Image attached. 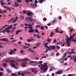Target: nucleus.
Wrapping results in <instances>:
<instances>
[{"instance_id": "obj_7", "label": "nucleus", "mask_w": 76, "mask_h": 76, "mask_svg": "<svg viewBox=\"0 0 76 76\" xmlns=\"http://www.w3.org/2000/svg\"><path fill=\"white\" fill-rule=\"evenodd\" d=\"M71 40H71L69 41H68L67 42V39H66V42L65 43V44H67V47H70V42H72V41Z\"/></svg>"}, {"instance_id": "obj_6", "label": "nucleus", "mask_w": 76, "mask_h": 76, "mask_svg": "<svg viewBox=\"0 0 76 76\" xmlns=\"http://www.w3.org/2000/svg\"><path fill=\"white\" fill-rule=\"evenodd\" d=\"M13 20H14V18H12L9 20L8 22V23H10V22H12V23H15V22H16V20H15L14 21H13Z\"/></svg>"}, {"instance_id": "obj_10", "label": "nucleus", "mask_w": 76, "mask_h": 76, "mask_svg": "<svg viewBox=\"0 0 76 76\" xmlns=\"http://www.w3.org/2000/svg\"><path fill=\"white\" fill-rule=\"evenodd\" d=\"M27 15L28 16H31V15H32V13L31 12L28 11V13H27Z\"/></svg>"}, {"instance_id": "obj_18", "label": "nucleus", "mask_w": 76, "mask_h": 76, "mask_svg": "<svg viewBox=\"0 0 76 76\" xmlns=\"http://www.w3.org/2000/svg\"><path fill=\"white\" fill-rule=\"evenodd\" d=\"M1 4L2 6H3L5 4V3H3V1L1 0Z\"/></svg>"}, {"instance_id": "obj_14", "label": "nucleus", "mask_w": 76, "mask_h": 76, "mask_svg": "<svg viewBox=\"0 0 76 76\" xmlns=\"http://www.w3.org/2000/svg\"><path fill=\"white\" fill-rule=\"evenodd\" d=\"M12 5L13 6L15 7H18V6H19V5H18V4L16 2L15 3L14 5L13 4H12Z\"/></svg>"}, {"instance_id": "obj_53", "label": "nucleus", "mask_w": 76, "mask_h": 76, "mask_svg": "<svg viewBox=\"0 0 76 76\" xmlns=\"http://www.w3.org/2000/svg\"><path fill=\"white\" fill-rule=\"evenodd\" d=\"M56 48H57L58 49H60V47L58 46H56Z\"/></svg>"}, {"instance_id": "obj_9", "label": "nucleus", "mask_w": 76, "mask_h": 76, "mask_svg": "<svg viewBox=\"0 0 76 76\" xmlns=\"http://www.w3.org/2000/svg\"><path fill=\"white\" fill-rule=\"evenodd\" d=\"M21 64L23 67H26V66H26V65H27V63L26 62H23L21 63Z\"/></svg>"}, {"instance_id": "obj_38", "label": "nucleus", "mask_w": 76, "mask_h": 76, "mask_svg": "<svg viewBox=\"0 0 76 76\" xmlns=\"http://www.w3.org/2000/svg\"><path fill=\"white\" fill-rule=\"evenodd\" d=\"M56 56H58L60 55V54L59 53H57L56 54Z\"/></svg>"}, {"instance_id": "obj_59", "label": "nucleus", "mask_w": 76, "mask_h": 76, "mask_svg": "<svg viewBox=\"0 0 76 76\" xmlns=\"http://www.w3.org/2000/svg\"><path fill=\"white\" fill-rule=\"evenodd\" d=\"M47 57V56H45L43 57H42L41 58V59H42V58H46Z\"/></svg>"}, {"instance_id": "obj_46", "label": "nucleus", "mask_w": 76, "mask_h": 76, "mask_svg": "<svg viewBox=\"0 0 76 76\" xmlns=\"http://www.w3.org/2000/svg\"><path fill=\"white\" fill-rule=\"evenodd\" d=\"M3 7H4V8H5V9H6L7 8H7H8V7H9L6 6H4Z\"/></svg>"}, {"instance_id": "obj_3", "label": "nucleus", "mask_w": 76, "mask_h": 76, "mask_svg": "<svg viewBox=\"0 0 76 76\" xmlns=\"http://www.w3.org/2000/svg\"><path fill=\"white\" fill-rule=\"evenodd\" d=\"M76 35V34L75 33L72 36L71 35L70 36V38H67V41H70L71 40H72L73 38V37H75V36Z\"/></svg>"}, {"instance_id": "obj_24", "label": "nucleus", "mask_w": 76, "mask_h": 76, "mask_svg": "<svg viewBox=\"0 0 76 76\" xmlns=\"http://www.w3.org/2000/svg\"><path fill=\"white\" fill-rule=\"evenodd\" d=\"M45 1V0H39L37 2H39V3H42L43 1Z\"/></svg>"}, {"instance_id": "obj_56", "label": "nucleus", "mask_w": 76, "mask_h": 76, "mask_svg": "<svg viewBox=\"0 0 76 76\" xmlns=\"http://www.w3.org/2000/svg\"><path fill=\"white\" fill-rule=\"evenodd\" d=\"M5 31H6L5 30V29L3 30L1 32V33H2L3 32H5Z\"/></svg>"}, {"instance_id": "obj_40", "label": "nucleus", "mask_w": 76, "mask_h": 76, "mask_svg": "<svg viewBox=\"0 0 76 76\" xmlns=\"http://www.w3.org/2000/svg\"><path fill=\"white\" fill-rule=\"evenodd\" d=\"M61 19H62V17H61V16H60L58 18L59 20H61Z\"/></svg>"}, {"instance_id": "obj_58", "label": "nucleus", "mask_w": 76, "mask_h": 76, "mask_svg": "<svg viewBox=\"0 0 76 76\" xmlns=\"http://www.w3.org/2000/svg\"><path fill=\"white\" fill-rule=\"evenodd\" d=\"M23 48H28V47H27L26 46L24 47H23Z\"/></svg>"}, {"instance_id": "obj_45", "label": "nucleus", "mask_w": 76, "mask_h": 76, "mask_svg": "<svg viewBox=\"0 0 76 76\" xmlns=\"http://www.w3.org/2000/svg\"><path fill=\"white\" fill-rule=\"evenodd\" d=\"M17 1H18V3H20V2L22 1L21 0H17Z\"/></svg>"}, {"instance_id": "obj_52", "label": "nucleus", "mask_w": 76, "mask_h": 76, "mask_svg": "<svg viewBox=\"0 0 76 76\" xmlns=\"http://www.w3.org/2000/svg\"><path fill=\"white\" fill-rule=\"evenodd\" d=\"M7 70L8 73H10V70L7 69Z\"/></svg>"}, {"instance_id": "obj_57", "label": "nucleus", "mask_w": 76, "mask_h": 76, "mask_svg": "<svg viewBox=\"0 0 76 76\" xmlns=\"http://www.w3.org/2000/svg\"><path fill=\"white\" fill-rule=\"evenodd\" d=\"M4 13H6L7 12V10H5L3 11Z\"/></svg>"}, {"instance_id": "obj_41", "label": "nucleus", "mask_w": 76, "mask_h": 76, "mask_svg": "<svg viewBox=\"0 0 76 76\" xmlns=\"http://www.w3.org/2000/svg\"><path fill=\"white\" fill-rule=\"evenodd\" d=\"M41 30H43V29H44V26H42L41 28Z\"/></svg>"}, {"instance_id": "obj_15", "label": "nucleus", "mask_w": 76, "mask_h": 76, "mask_svg": "<svg viewBox=\"0 0 76 76\" xmlns=\"http://www.w3.org/2000/svg\"><path fill=\"white\" fill-rule=\"evenodd\" d=\"M22 32V30H18L16 31V32L15 33L16 35H18L19 33H20V32Z\"/></svg>"}, {"instance_id": "obj_31", "label": "nucleus", "mask_w": 76, "mask_h": 76, "mask_svg": "<svg viewBox=\"0 0 76 76\" xmlns=\"http://www.w3.org/2000/svg\"><path fill=\"white\" fill-rule=\"evenodd\" d=\"M32 72H34V73H36L37 71H36V70H35V69H34L32 71Z\"/></svg>"}, {"instance_id": "obj_42", "label": "nucleus", "mask_w": 76, "mask_h": 76, "mask_svg": "<svg viewBox=\"0 0 76 76\" xmlns=\"http://www.w3.org/2000/svg\"><path fill=\"white\" fill-rule=\"evenodd\" d=\"M66 43H62V45H61V47H64V45H65V44Z\"/></svg>"}, {"instance_id": "obj_51", "label": "nucleus", "mask_w": 76, "mask_h": 76, "mask_svg": "<svg viewBox=\"0 0 76 76\" xmlns=\"http://www.w3.org/2000/svg\"><path fill=\"white\" fill-rule=\"evenodd\" d=\"M55 31L56 32H58V33H59V31H58V30H57V29H56L55 30Z\"/></svg>"}, {"instance_id": "obj_28", "label": "nucleus", "mask_w": 76, "mask_h": 76, "mask_svg": "<svg viewBox=\"0 0 76 76\" xmlns=\"http://www.w3.org/2000/svg\"><path fill=\"white\" fill-rule=\"evenodd\" d=\"M20 18H21L22 20H23L24 19V16H23V15H20Z\"/></svg>"}, {"instance_id": "obj_44", "label": "nucleus", "mask_w": 76, "mask_h": 76, "mask_svg": "<svg viewBox=\"0 0 76 76\" xmlns=\"http://www.w3.org/2000/svg\"><path fill=\"white\" fill-rule=\"evenodd\" d=\"M27 41L28 42H31V40L30 39H28L27 40Z\"/></svg>"}, {"instance_id": "obj_23", "label": "nucleus", "mask_w": 76, "mask_h": 76, "mask_svg": "<svg viewBox=\"0 0 76 76\" xmlns=\"http://www.w3.org/2000/svg\"><path fill=\"white\" fill-rule=\"evenodd\" d=\"M57 22V21L56 19H54L53 21H52V23H56Z\"/></svg>"}, {"instance_id": "obj_47", "label": "nucleus", "mask_w": 76, "mask_h": 76, "mask_svg": "<svg viewBox=\"0 0 76 76\" xmlns=\"http://www.w3.org/2000/svg\"><path fill=\"white\" fill-rule=\"evenodd\" d=\"M43 20L44 21H46V20H47V19H46V18H44L43 19Z\"/></svg>"}, {"instance_id": "obj_37", "label": "nucleus", "mask_w": 76, "mask_h": 76, "mask_svg": "<svg viewBox=\"0 0 76 76\" xmlns=\"http://www.w3.org/2000/svg\"><path fill=\"white\" fill-rule=\"evenodd\" d=\"M11 29L12 32H14V31H15V29L12 28H11Z\"/></svg>"}, {"instance_id": "obj_61", "label": "nucleus", "mask_w": 76, "mask_h": 76, "mask_svg": "<svg viewBox=\"0 0 76 76\" xmlns=\"http://www.w3.org/2000/svg\"><path fill=\"white\" fill-rule=\"evenodd\" d=\"M0 70H1V71H3V69L1 68H0Z\"/></svg>"}, {"instance_id": "obj_30", "label": "nucleus", "mask_w": 76, "mask_h": 76, "mask_svg": "<svg viewBox=\"0 0 76 76\" xmlns=\"http://www.w3.org/2000/svg\"><path fill=\"white\" fill-rule=\"evenodd\" d=\"M3 65L4 67H6L7 66V64L6 63H4L3 64Z\"/></svg>"}, {"instance_id": "obj_50", "label": "nucleus", "mask_w": 76, "mask_h": 76, "mask_svg": "<svg viewBox=\"0 0 76 76\" xmlns=\"http://www.w3.org/2000/svg\"><path fill=\"white\" fill-rule=\"evenodd\" d=\"M31 41H33V42H34V39H33L32 38H31Z\"/></svg>"}, {"instance_id": "obj_8", "label": "nucleus", "mask_w": 76, "mask_h": 76, "mask_svg": "<svg viewBox=\"0 0 76 76\" xmlns=\"http://www.w3.org/2000/svg\"><path fill=\"white\" fill-rule=\"evenodd\" d=\"M5 61L6 62H9L10 63L14 62V63H15V61L13 60H6Z\"/></svg>"}, {"instance_id": "obj_21", "label": "nucleus", "mask_w": 76, "mask_h": 76, "mask_svg": "<svg viewBox=\"0 0 76 76\" xmlns=\"http://www.w3.org/2000/svg\"><path fill=\"white\" fill-rule=\"evenodd\" d=\"M75 50V49H74L71 50V51L72 52H70V54H75V52H73V51H74Z\"/></svg>"}, {"instance_id": "obj_19", "label": "nucleus", "mask_w": 76, "mask_h": 76, "mask_svg": "<svg viewBox=\"0 0 76 76\" xmlns=\"http://www.w3.org/2000/svg\"><path fill=\"white\" fill-rule=\"evenodd\" d=\"M10 65L11 66H12V67H14V68H15L16 67V66L15 65V64H13V63H11Z\"/></svg>"}, {"instance_id": "obj_36", "label": "nucleus", "mask_w": 76, "mask_h": 76, "mask_svg": "<svg viewBox=\"0 0 76 76\" xmlns=\"http://www.w3.org/2000/svg\"><path fill=\"white\" fill-rule=\"evenodd\" d=\"M29 63H30V64H31V63H37V62L34 61H30Z\"/></svg>"}, {"instance_id": "obj_64", "label": "nucleus", "mask_w": 76, "mask_h": 76, "mask_svg": "<svg viewBox=\"0 0 76 76\" xmlns=\"http://www.w3.org/2000/svg\"><path fill=\"white\" fill-rule=\"evenodd\" d=\"M0 76H2V72H0Z\"/></svg>"}, {"instance_id": "obj_20", "label": "nucleus", "mask_w": 76, "mask_h": 76, "mask_svg": "<svg viewBox=\"0 0 76 76\" xmlns=\"http://www.w3.org/2000/svg\"><path fill=\"white\" fill-rule=\"evenodd\" d=\"M4 41L5 42H10L9 41L8 39L5 38H4Z\"/></svg>"}, {"instance_id": "obj_17", "label": "nucleus", "mask_w": 76, "mask_h": 76, "mask_svg": "<svg viewBox=\"0 0 76 76\" xmlns=\"http://www.w3.org/2000/svg\"><path fill=\"white\" fill-rule=\"evenodd\" d=\"M5 31L6 32H7L8 33H9V32H10V30H9V28H7L5 29Z\"/></svg>"}, {"instance_id": "obj_12", "label": "nucleus", "mask_w": 76, "mask_h": 76, "mask_svg": "<svg viewBox=\"0 0 76 76\" xmlns=\"http://www.w3.org/2000/svg\"><path fill=\"white\" fill-rule=\"evenodd\" d=\"M69 31L70 32V34H71V33H72V32H74V29L73 28H71L70 30L69 29Z\"/></svg>"}, {"instance_id": "obj_55", "label": "nucleus", "mask_w": 76, "mask_h": 76, "mask_svg": "<svg viewBox=\"0 0 76 76\" xmlns=\"http://www.w3.org/2000/svg\"><path fill=\"white\" fill-rule=\"evenodd\" d=\"M66 55H67L66 53H65L64 55V57H66Z\"/></svg>"}, {"instance_id": "obj_25", "label": "nucleus", "mask_w": 76, "mask_h": 76, "mask_svg": "<svg viewBox=\"0 0 76 76\" xmlns=\"http://www.w3.org/2000/svg\"><path fill=\"white\" fill-rule=\"evenodd\" d=\"M12 27H13V26L12 25H10L7 28L10 29H12Z\"/></svg>"}, {"instance_id": "obj_27", "label": "nucleus", "mask_w": 76, "mask_h": 76, "mask_svg": "<svg viewBox=\"0 0 76 76\" xmlns=\"http://www.w3.org/2000/svg\"><path fill=\"white\" fill-rule=\"evenodd\" d=\"M51 48L53 50H55V49H56V47L55 45H53L52 46H51Z\"/></svg>"}, {"instance_id": "obj_43", "label": "nucleus", "mask_w": 76, "mask_h": 76, "mask_svg": "<svg viewBox=\"0 0 76 76\" xmlns=\"http://www.w3.org/2000/svg\"><path fill=\"white\" fill-rule=\"evenodd\" d=\"M28 26H31L32 27V26L31 25V24L29 23L28 24Z\"/></svg>"}, {"instance_id": "obj_13", "label": "nucleus", "mask_w": 76, "mask_h": 76, "mask_svg": "<svg viewBox=\"0 0 76 76\" xmlns=\"http://www.w3.org/2000/svg\"><path fill=\"white\" fill-rule=\"evenodd\" d=\"M29 61V59L27 58H25L24 59H22L21 61Z\"/></svg>"}, {"instance_id": "obj_35", "label": "nucleus", "mask_w": 76, "mask_h": 76, "mask_svg": "<svg viewBox=\"0 0 76 76\" xmlns=\"http://www.w3.org/2000/svg\"><path fill=\"white\" fill-rule=\"evenodd\" d=\"M41 45V43H37L36 45L37 46H39V45Z\"/></svg>"}, {"instance_id": "obj_32", "label": "nucleus", "mask_w": 76, "mask_h": 76, "mask_svg": "<svg viewBox=\"0 0 76 76\" xmlns=\"http://www.w3.org/2000/svg\"><path fill=\"white\" fill-rule=\"evenodd\" d=\"M47 41H48V42H50L51 41V39H50V38H49L47 39Z\"/></svg>"}, {"instance_id": "obj_1", "label": "nucleus", "mask_w": 76, "mask_h": 76, "mask_svg": "<svg viewBox=\"0 0 76 76\" xmlns=\"http://www.w3.org/2000/svg\"><path fill=\"white\" fill-rule=\"evenodd\" d=\"M47 63H44L43 64H40L38 65L39 67L40 68V69L43 70V72H46L48 69V66L47 65Z\"/></svg>"}, {"instance_id": "obj_29", "label": "nucleus", "mask_w": 76, "mask_h": 76, "mask_svg": "<svg viewBox=\"0 0 76 76\" xmlns=\"http://www.w3.org/2000/svg\"><path fill=\"white\" fill-rule=\"evenodd\" d=\"M34 31L35 32H37L39 34V32L38 31V29H36V30H34Z\"/></svg>"}, {"instance_id": "obj_34", "label": "nucleus", "mask_w": 76, "mask_h": 76, "mask_svg": "<svg viewBox=\"0 0 76 76\" xmlns=\"http://www.w3.org/2000/svg\"><path fill=\"white\" fill-rule=\"evenodd\" d=\"M7 26V25H5V26H3V27H2V29H4V28L5 27H6V26Z\"/></svg>"}, {"instance_id": "obj_11", "label": "nucleus", "mask_w": 76, "mask_h": 76, "mask_svg": "<svg viewBox=\"0 0 76 76\" xmlns=\"http://www.w3.org/2000/svg\"><path fill=\"white\" fill-rule=\"evenodd\" d=\"M62 72H63L62 71H59L56 72V73L57 75H60V74H61V73H62Z\"/></svg>"}, {"instance_id": "obj_48", "label": "nucleus", "mask_w": 76, "mask_h": 76, "mask_svg": "<svg viewBox=\"0 0 76 76\" xmlns=\"http://www.w3.org/2000/svg\"><path fill=\"white\" fill-rule=\"evenodd\" d=\"M26 11L24 10L23 11V13H24V14H25V13H26Z\"/></svg>"}, {"instance_id": "obj_39", "label": "nucleus", "mask_w": 76, "mask_h": 76, "mask_svg": "<svg viewBox=\"0 0 76 76\" xmlns=\"http://www.w3.org/2000/svg\"><path fill=\"white\" fill-rule=\"evenodd\" d=\"M28 51H31L32 53H34V51L31 50V49H28Z\"/></svg>"}, {"instance_id": "obj_49", "label": "nucleus", "mask_w": 76, "mask_h": 76, "mask_svg": "<svg viewBox=\"0 0 76 76\" xmlns=\"http://www.w3.org/2000/svg\"><path fill=\"white\" fill-rule=\"evenodd\" d=\"M12 28L14 29L15 30V29H16V26H14Z\"/></svg>"}, {"instance_id": "obj_22", "label": "nucleus", "mask_w": 76, "mask_h": 76, "mask_svg": "<svg viewBox=\"0 0 76 76\" xmlns=\"http://www.w3.org/2000/svg\"><path fill=\"white\" fill-rule=\"evenodd\" d=\"M14 53V51L13 50H11V52L9 53V54L10 55H12V54H13Z\"/></svg>"}, {"instance_id": "obj_16", "label": "nucleus", "mask_w": 76, "mask_h": 76, "mask_svg": "<svg viewBox=\"0 0 76 76\" xmlns=\"http://www.w3.org/2000/svg\"><path fill=\"white\" fill-rule=\"evenodd\" d=\"M46 48H48V50L49 51H51V49H52L51 46H50L49 47L47 46V47Z\"/></svg>"}, {"instance_id": "obj_33", "label": "nucleus", "mask_w": 76, "mask_h": 76, "mask_svg": "<svg viewBox=\"0 0 76 76\" xmlns=\"http://www.w3.org/2000/svg\"><path fill=\"white\" fill-rule=\"evenodd\" d=\"M53 34H54V33L53 32L50 33V36L51 37H53Z\"/></svg>"}, {"instance_id": "obj_5", "label": "nucleus", "mask_w": 76, "mask_h": 76, "mask_svg": "<svg viewBox=\"0 0 76 76\" xmlns=\"http://www.w3.org/2000/svg\"><path fill=\"white\" fill-rule=\"evenodd\" d=\"M33 36L34 37H37V39H39L41 38V36H40V35L38 34H36L35 33L34 34Z\"/></svg>"}, {"instance_id": "obj_2", "label": "nucleus", "mask_w": 76, "mask_h": 76, "mask_svg": "<svg viewBox=\"0 0 76 76\" xmlns=\"http://www.w3.org/2000/svg\"><path fill=\"white\" fill-rule=\"evenodd\" d=\"M32 17H27L26 19V20L27 21V22H29V20H30L31 22H34L35 21V19L33 18Z\"/></svg>"}, {"instance_id": "obj_62", "label": "nucleus", "mask_w": 76, "mask_h": 76, "mask_svg": "<svg viewBox=\"0 0 76 76\" xmlns=\"http://www.w3.org/2000/svg\"><path fill=\"white\" fill-rule=\"evenodd\" d=\"M42 63V61H40L39 62V64H41Z\"/></svg>"}, {"instance_id": "obj_26", "label": "nucleus", "mask_w": 76, "mask_h": 76, "mask_svg": "<svg viewBox=\"0 0 76 76\" xmlns=\"http://www.w3.org/2000/svg\"><path fill=\"white\" fill-rule=\"evenodd\" d=\"M48 45V43H45L44 44V46L46 48H47V47H48V46H47Z\"/></svg>"}, {"instance_id": "obj_54", "label": "nucleus", "mask_w": 76, "mask_h": 76, "mask_svg": "<svg viewBox=\"0 0 76 76\" xmlns=\"http://www.w3.org/2000/svg\"><path fill=\"white\" fill-rule=\"evenodd\" d=\"M63 33V31H61L60 32H59V34H62Z\"/></svg>"}, {"instance_id": "obj_60", "label": "nucleus", "mask_w": 76, "mask_h": 76, "mask_svg": "<svg viewBox=\"0 0 76 76\" xmlns=\"http://www.w3.org/2000/svg\"><path fill=\"white\" fill-rule=\"evenodd\" d=\"M25 1L26 2H27V3H29V0H25Z\"/></svg>"}, {"instance_id": "obj_63", "label": "nucleus", "mask_w": 76, "mask_h": 76, "mask_svg": "<svg viewBox=\"0 0 76 76\" xmlns=\"http://www.w3.org/2000/svg\"><path fill=\"white\" fill-rule=\"evenodd\" d=\"M12 4V2L9 3L8 2L7 4H9V5H10V4Z\"/></svg>"}, {"instance_id": "obj_4", "label": "nucleus", "mask_w": 76, "mask_h": 76, "mask_svg": "<svg viewBox=\"0 0 76 76\" xmlns=\"http://www.w3.org/2000/svg\"><path fill=\"white\" fill-rule=\"evenodd\" d=\"M29 30L28 31V32L29 33H33L34 31V29L32 28V27H29Z\"/></svg>"}]
</instances>
